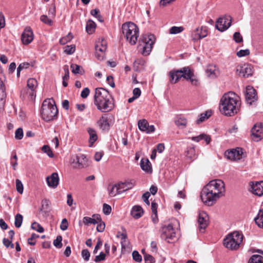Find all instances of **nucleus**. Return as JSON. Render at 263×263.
Segmentation results:
<instances>
[{"instance_id":"51","label":"nucleus","mask_w":263,"mask_h":263,"mask_svg":"<svg viewBox=\"0 0 263 263\" xmlns=\"http://www.w3.org/2000/svg\"><path fill=\"white\" fill-rule=\"evenodd\" d=\"M121 244L122 246V248L123 249H125L127 245V235L125 234L122 233L121 235Z\"/></svg>"},{"instance_id":"47","label":"nucleus","mask_w":263,"mask_h":263,"mask_svg":"<svg viewBox=\"0 0 263 263\" xmlns=\"http://www.w3.org/2000/svg\"><path fill=\"white\" fill-rule=\"evenodd\" d=\"M42 150L44 153H46L49 157L51 158L53 157V154L48 145H44L42 147Z\"/></svg>"},{"instance_id":"11","label":"nucleus","mask_w":263,"mask_h":263,"mask_svg":"<svg viewBox=\"0 0 263 263\" xmlns=\"http://www.w3.org/2000/svg\"><path fill=\"white\" fill-rule=\"evenodd\" d=\"M71 164L73 168L80 169L87 167L89 163L85 155L79 154L71 159Z\"/></svg>"},{"instance_id":"61","label":"nucleus","mask_w":263,"mask_h":263,"mask_svg":"<svg viewBox=\"0 0 263 263\" xmlns=\"http://www.w3.org/2000/svg\"><path fill=\"white\" fill-rule=\"evenodd\" d=\"M68 227V223L66 218L62 219L60 224V229L63 231H65L67 229Z\"/></svg>"},{"instance_id":"59","label":"nucleus","mask_w":263,"mask_h":263,"mask_svg":"<svg viewBox=\"0 0 263 263\" xmlns=\"http://www.w3.org/2000/svg\"><path fill=\"white\" fill-rule=\"evenodd\" d=\"M144 259L145 263H154L155 262L154 258L152 255L148 254H144Z\"/></svg>"},{"instance_id":"58","label":"nucleus","mask_w":263,"mask_h":263,"mask_svg":"<svg viewBox=\"0 0 263 263\" xmlns=\"http://www.w3.org/2000/svg\"><path fill=\"white\" fill-rule=\"evenodd\" d=\"M41 21L45 24H46L49 25H51L52 21L49 19L47 15H43L41 16L40 18Z\"/></svg>"},{"instance_id":"45","label":"nucleus","mask_w":263,"mask_h":263,"mask_svg":"<svg viewBox=\"0 0 263 263\" xmlns=\"http://www.w3.org/2000/svg\"><path fill=\"white\" fill-rule=\"evenodd\" d=\"M64 48V52L67 54H71L73 53L76 50V46L74 45H67Z\"/></svg>"},{"instance_id":"49","label":"nucleus","mask_w":263,"mask_h":263,"mask_svg":"<svg viewBox=\"0 0 263 263\" xmlns=\"http://www.w3.org/2000/svg\"><path fill=\"white\" fill-rule=\"evenodd\" d=\"M23 131L22 128H17L15 133V138L16 139L21 140L23 137Z\"/></svg>"},{"instance_id":"26","label":"nucleus","mask_w":263,"mask_h":263,"mask_svg":"<svg viewBox=\"0 0 263 263\" xmlns=\"http://www.w3.org/2000/svg\"><path fill=\"white\" fill-rule=\"evenodd\" d=\"M219 70L214 65H209L205 70L206 76L210 78H215L219 75Z\"/></svg>"},{"instance_id":"12","label":"nucleus","mask_w":263,"mask_h":263,"mask_svg":"<svg viewBox=\"0 0 263 263\" xmlns=\"http://www.w3.org/2000/svg\"><path fill=\"white\" fill-rule=\"evenodd\" d=\"M185 69L187 67H184L180 70H172L168 73L169 81L171 84L177 83L181 78H185Z\"/></svg>"},{"instance_id":"55","label":"nucleus","mask_w":263,"mask_h":263,"mask_svg":"<svg viewBox=\"0 0 263 263\" xmlns=\"http://www.w3.org/2000/svg\"><path fill=\"white\" fill-rule=\"evenodd\" d=\"M70 67L71 68V71L73 73L77 74L81 73V71H80V66L77 64H72L71 65Z\"/></svg>"},{"instance_id":"1","label":"nucleus","mask_w":263,"mask_h":263,"mask_svg":"<svg viewBox=\"0 0 263 263\" xmlns=\"http://www.w3.org/2000/svg\"><path fill=\"white\" fill-rule=\"evenodd\" d=\"M241 100L235 92L225 93L220 98L219 104L220 112L223 115L231 117L237 114L240 110Z\"/></svg>"},{"instance_id":"54","label":"nucleus","mask_w":263,"mask_h":263,"mask_svg":"<svg viewBox=\"0 0 263 263\" xmlns=\"http://www.w3.org/2000/svg\"><path fill=\"white\" fill-rule=\"evenodd\" d=\"M16 187L17 191L20 194H22L23 192V185L21 181L19 179L16 180Z\"/></svg>"},{"instance_id":"37","label":"nucleus","mask_w":263,"mask_h":263,"mask_svg":"<svg viewBox=\"0 0 263 263\" xmlns=\"http://www.w3.org/2000/svg\"><path fill=\"white\" fill-rule=\"evenodd\" d=\"M37 86V81L33 78L29 79L27 81V86L32 91H34Z\"/></svg>"},{"instance_id":"10","label":"nucleus","mask_w":263,"mask_h":263,"mask_svg":"<svg viewBox=\"0 0 263 263\" xmlns=\"http://www.w3.org/2000/svg\"><path fill=\"white\" fill-rule=\"evenodd\" d=\"M161 237L168 243H172L176 238V233L171 224L162 228Z\"/></svg>"},{"instance_id":"33","label":"nucleus","mask_w":263,"mask_h":263,"mask_svg":"<svg viewBox=\"0 0 263 263\" xmlns=\"http://www.w3.org/2000/svg\"><path fill=\"white\" fill-rule=\"evenodd\" d=\"M96 25L95 23L89 20L87 21L86 26V31L89 34H92L95 31Z\"/></svg>"},{"instance_id":"3","label":"nucleus","mask_w":263,"mask_h":263,"mask_svg":"<svg viewBox=\"0 0 263 263\" xmlns=\"http://www.w3.org/2000/svg\"><path fill=\"white\" fill-rule=\"evenodd\" d=\"M224 182L220 179L213 180L202 189L200 197H221L225 196Z\"/></svg>"},{"instance_id":"22","label":"nucleus","mask_w":263,"mask_h":263,"mask_svg":"<svg viewBox=\"0 0 263 263\" xmlns=\"http://www.w3.org/2000/svg\"><path fill=\"white\" fill-rule=\"evenodd\" d=\"M46 182L49 187L56 188L59 184L60 179L57 173H53L51 175L46 177Z\"/></svg>"},{"instance_id":"41","label":"nucleus","mask_w":263,"mask_h":263,"mask_svg":"<svg viewBox=\"0 0 263 263\" xmlns=\"http://www.w3.org/2000/svg\"><path fill=\"white\" fill-rule=\"evenodd\" d=\"M212 111L208 110L204 113H202L200 115V118L197 122L199 123L203 121L205 119L209 118L212 115Z\"/></svg>"},{"instance_id":"40","label":"nucleus","mask_w":263,"mask_h":263,"mask_svg":"<svg viewBox=\"0 0 263 263\" xmlns=\"http://www.w3.org/2000/svg\"><path fill=\"white\" fill-rule=\"evenodd\" d=\"M23 216L20 214H17L15 216L14 224L16 228H20L23 222Z\"/></svg>"},{"instance_id":"20","label":"nucleus","mask_w":263,"mask_h":263,"mask_svg":"<svg viewBox=\"0 0 263 263\" xmlns=\"http://www.w3.org/2000/svg\"><path fill=\"white\" fill-rule=\"evenodd\" d=\"M242 149L237 148L235 149H232L227 151L225 153V156L228 159L233 161H237L240 160L242 157Z\"/></svg>"},{"instance_id":"16","label":"nucleus","mask_w":263,"mask_h":263,"mask_svg":"<svg viewBox=\"0 0 263 263\" xmlns=\"http://www.w3.org/2000/svg\"><path fill=\"white\" fill-rule=\"evenodd\" d=\"M252 139L258 142L263 138V127L260 124H255L251 129Z\"/></svg>"},{"instance_id":"25","label":"nucleus","mask_w":263,"mask_h":263,"mask_svg":"<svg viewBox=\"0 0 263 263\" xmlns=\"http://www.w3.org/2000/svg\"><path fill=\"white\" fill-rule=\"evenodd\" d=\"M143 209L139 205L133 206L130 211L131 216L135 219H138L141 218L143 216Z\"/></svg>"},{"instance_id":"30","label":"nucleus","mask_w":263,"mask_h":263,"mask_svg":"<svg viewBox=\"0 0 263 263\" xmlns=\"http://www.w3.org/2000/svg\"><path fill=\"white\" fill-rule=\"evenodd\" d=\"M93 218L89 217H84L83 219V222L85 225L89 224H96L98 223V221H101V217L100 215H93Z\"/></svg>"},{"instance_id":"35","label":"nucleus","mask_w":263,"mask_h":263,"mask_svg":"<svg viewBox=\"0 0 263 263\" xmlns=\"http://www.w3.org/2000/svg\"><path fill=\"white\" fill-rule=\"evenodd\" d=\"M175 125L180 128H184L186 126L187 121L183 117L179 118L175 121Z\"/></svg>"},{"instance_id":"18","label":"nucleus","mask_w":263,"mask_h":263,"mask_svg":"<svg viewBox=\"0 0 263 263\" xmlns=\"http://www.w3.org/2000/svg\"><path fill=\"white\" fill-rule=\"evenodd\" d=\"M231 19L230 17L219 18L216 22V27L220 31H223L227 29L231 25Z\"/></svg>"},{"instance_id":"24","label":"nucleus","mask_w":263,"mask_h":263,"mask_svg":"<svg viewBox=\"0 0 263 263\" xmlns=\"http://www.w3.org/2000/svg\"><path fill=\"white\" fill-rule=\"evenodd\" d=\"M185 78L187 80H189L191 84L195 86H197L199 84V81L197 79L196 77L194 75L193 71L187 67V69H185Z\"/></svg>"},{"instance_id":"27","label":"nucleus","mask_w":263,"mask_h":263,"mask_svg":"<svg viewBox=\"0 0 263 263\" xmlns=\"http://www.w3.org/2000/svg\"><path fill=\"white\" fill-rule=\"evenodd\" d=\"M97 124L100 128L103 130H108L109 128V124L108 122V119L105 115L102 116V117L97 121Z\"/></svg>"},{"instance_id":"39","label":"nucleus","mask_w":263,"mask_h":263,"mask_svg":"<svg viewBox=\"0 0 263 263\" xmlns=\"http://www.w3.org/2000/svg\"><path fill=\"white\" fill-rule=\"evenodd\" d=\"M31 66V64L29 63L25 62L22 63L19 65L17 68V76L19 77L20 74V72L24 69H27Z\"/></svg>"},{"instance_id":"62","label":"nucleus","mask_w":263,"mask_h":263,"mask_svg":"<svg viewBox=\"0 0 263 263\" xmlns=\"http://www.w3.org/2000/svg\"><path fill=\"white\" fill-rule=\"evenodd\" d=\"M82 256L85 261H88L90 257V253L87 249H84L82 251Z\"/></svg>"},{"instance_id":"34","label":"nucleus","mask_w":263,"mask_h":263,"mask_svg":"<svg viewBox=\"0 0 263 263\" xmlns=\"http://www.w3.org/2000/svg\"><path fill=\"white\" fill-rule=\"evenodd\" d=\"M255 223L259 228H263V210H260L257 216L255 218Z\"/></svg>"},{"instance_id":"46","label":"nucleus","mask_w":263,"mask_h":263,"mask_svg":"<svg viewBox=\"0 0 263 263\" xmlns=\"http://www.w3.org/2000/svg\"><path fill=\"white\" fill-rule=\"evenodd\" d=\"M31 228L35 230L40 233H42L44 232V228L38 223L36 222H34L31 224Z\"/></svg>"},{"instance_id":"7","label":"nucleus","mask_w":263,"mask_h":263,"mask_svg":"<svg viewBox=\"0 0 263 263\" xmlns=\"http://www.w3.org/2000/svg\"><path fill=\"white\" fill-rule=\"evenodd\" d=\"M243 235L237 231L230 233L224 239L223 245L228 249L231 250L238 249L243 240Z\"/></svg>"},{"instance_id":"44","label":"nucleus","mask_w":263,"mask_h":263,"mask_svg":"<svg viewBox=\"0 0 263 263\" xmlns=\"http://www.w3.org/2000/svg\"><path fill=\"white\" fill-rule=\"evenodd\" d=\"M183 30V27L173 26L170 29L169 32L170 34H178L182 32Z\"/></svg>"},{"instance_id":"9","label":"nucleus","mask_w":263,"mask_h":263,"mask_svg":"<svg viewBox=\"0 0 263 263\" xmlns=\"http://www.w3.org/2000/svg\"><path fill=\"white\" fill-rule=\"evenodd\" d=\"M107 43L103 39H99L95 46V55L99 60H102L105 55V52L107 49Z\"/></svg>"},{"instance_id":"15","label":"nucleus","mask_w":263,"mask_h":263,"mask_svg":"<svg viewBox=\"0 0 263 263\" xmlns=\"http://www.w3.org/2000/svg\"><path fill=\"white\" fill-rule=\"evenodd\" d=\"M198 224L199 231L203 233L209 224V216L204 212H200L198 215Z\"/></svg>"},{"instance_id":"5","label":"nucleus","mask_w":263,"mask_h":263,"mask_svg":"<svg viewBox=\"0 0 263 263\" xmlns=\"http://www.w3.org/2000/svg\"><path fill=\"white\" fill-rule=\"evenodd\" d=\"M122 31L126 41L131 45L136 44L139 37V28L132 22H126L122 26Z\"/></svg>"},{"instance_id":"21","label":"nucleus","mask_w":263,"mask_h":263,"mask_svg":"<svg viewBox=\"0 0 263 263\" xmlns=\"http://www.w3.org/2000/svg\"><path fill=\"white\" fill-rule=\"evenodd\" d=\"M138 125L141 131L147 134L153 133L155 130L154 126L153 125H149L148 122L145 119L139 120Z\"/></svg>"},{"instance_id":"2","label":"nucleus","mask_w":263,"mask_h":263,"mask_svg":"<svg viewBox=\"0 0 263 263\" xmlns=\"http://www.w3.org/2000/svg\"><path fill=\"white\" fill-rule=\"evenodd\" d=\"M94 104L97 109L102 112L111 111L115 107L114 100L109 91L103 88L95 90Z\"/></svg>"},{"instance_id":"6","label":"nucleus","mask_w":263,"mask_h":263,"mask_svg":"<svg viewBox=\"0 0 263 263\" xmlns=\"http://www.w3.org/2000/svg\"><path fill=\"white\" fill-rule=\"evenodd\" d=\"M155 41L156 39L153 34H144L141 36L138 48L143 55L147 56L149 54Z\"/></svg>"},{"instance_id":"4","label":"nucleus","mask_w":263,"mask_h":263,"mask_svg":"<svg viewBox=\"0 0 263 263\" xmlns=\"http://www.w3.org/2000/svg\"><path fill=\"white\" fill-rule=\"evenodd\" d=\"M58 110L52 99L45 100L41 109V118L46 122L54 120L58 116Z\"/></svg>"},{"instance_id":"8","label":"nucleus","mask_w":263,"mask_h":263,"mask_svg":"<svg viewBox=\"0 0 263 263\" xmlns=\"http://www.w3.org/2000/svg\"><path fill=\"white\" fill-rule=\"evenodd\" d=\"M135 185V181L133 180L119 182L114 185H110L108 187L109 194L110 197H115L122 194L123 193L132 189Z\"/></svg>"},{"instance_id":"19","label":"nucleus","mask_w":263,"mask_h":263,"mask_svg":"<svg viewBox=\"0 0 263 263\" xmlns=\"http://www.w3.org/2000/svg\"><path fill=\"white\" fill-rule=\"evenodd\" d=\"M250 191L255 195L261 196L263 195V181L250 183Z\"/></svg>"},{"instance_id":"23","label":"nucleus","mask_w":263,"mask_h":263,"mask_svg":"<svg viewBox=\"0 0 263 263\" xmlns=\"http://www.w3.org/2000/svg\"><path fill=\"white\" fill-rule=\"evenodd\" d=\"M208 35V31L205 27L196 28L192 33V39L194 41L205 37Z\"/></svg>"},{"instance_id":"50","label":"nucleus","mask_w":263,"mask_h":263,"mask_svg":"<svg viewBox=\"0 0 263 263\" xmlns=\"http://www.w3.org/2000/svg\"><path fill=\"white\" fill-rule=\"evenodd\" d=\"M50 202L49 199L47 198H44L42 201V210H47L48 209L49 207V204Z\"/></svg>"},{"instance_id":"17","label":"nucleus","mask_w":263,"mask_h":263,"mask_svg":"<svg viewBox=\"0 0 263 263\" xmlns=\"http://www.w3.org/2000/svg\"><path fill=\"white\" fill-rule=\"evenodd\" d=\"M33 37L34 35L31 28L27 27L25 29L22 34L21 40L24 45H28L32 42Z\"/></svg>"},{"instance_id":"48","label":"nucleus","mask_w":263,"mask_h":263,"mask_svg":"<svg viewBox=\"0 0 263 263\" xmlns=\"http://www.w3.org/2000/svg\"><path fill=\"white\" fill-rule=\"evenodd\" d=\"M62 236H58L56 239L53 241L54 246L57 248H61L62 247Z\"/></svg>"},{"instance_id":"60","label":"nucleus","mask_w":263,"mask_h":263,"mask_svg":"<svg viewBox=\"0 0 263 263\" xmlns=\"http://www.w3.org/2000/svg\"><path fill=\"white\" fill-rule=\"evenodd\" d=\"M38 237H39V235H37L34 233H33L31 235V237L28 239V244H29L31 246L35 245V241L34 240V239Z\"/></svg>"},{"instance_id":"63","label":"nucleus","mask_w":263,"mask_h":263,"mask_svg":"<svg viewBox=\"0 0 263 263\" xmlns=\"http://www.w3.org/2000/svg\"><path fill=\"white\" fill-rule=\"evenodd\" d=\"M3 242L4 246L7 247H10L11 248H14V245L12 243V240H9L7 238H4L3 240Z\"/></svg>"},{"instance_id":"52","label":"nucleus","mask_w":263,"mask_h":263,"mask_svg":"<svg viewBox=\"0 0 263 263\" xmlns=\"http://www.w3.org/2000/svg\"><path fill=\"white\" fill-rule=\"evenodd\" d=\"M132 256L134 260L137 262H140L142 260V257L141 255L137 251H134L132 253Z\"/></svg>"},{"instance_id":"38","label":"nucleus","mask_w":263,"mask_h":263,"mask_svg":"<svg viewBox=\"0 0 263 263\" xmlns=\"http://www.w3.org/2000/svg\"><path fill=\"white\" fill-rule=\"evenodd\" d=\"M202 202L206 206H212L217 201V198H200Z\"/></svg>"},{"instance_id":"31","label":"nucleus","mask_w":263,"mask_h":263,"mask_svg":"<svg viewBox=\"0 0 263 263\" xmlns=\"http://www.w3.org/2000/svg\"><path fill=\"white\" fill-rule=\"evenodd\" d=\"M6 97L5 87L3 80L0 78V104L4 105Z\"/></svg>"},{"instance_id":"36","label":"nucleus","mask_w":263,"mask_h":263,"mask_svg":"<svg viewBox=\"0 0 263 263\" xmlns=\"http://www.w3.org/2000/svg\"><path fill=\"white\" fill-rule=\"evenodd\" d=\"M248 263H263V257L260 255H253L249 259Z\"/></svg>"},{"instance_id":"42","label":"nucleus","mask_w":263,"mask_h":263,"mask_svg":"<svg viewBox=\"0 0 263 263\" xmlns=\"http://www.w3.org/2000/svg\"><path fill=\"white\" fill-rule=\"evenodd\" d=\"M73 38V35L71 33H69L66 36L61 38L60 40V43L62 45H65L70 42Z\"/></svg>"},{"instance_id":"14","label":"nucleus","mask_w":263,"mask_h":263,"mask_svg":"<svg viewBox=\"0 0 263 263\" xmlns=\"http://www.w3.org/2000/svg\"><path fill=\"white\" fill-rule=\"evenodd\" d=\"M245 98L248 103L250 105L257 100V94L256 90L251 86H247L246 87Z\"/></svg>"},{"instance_id":"32","label":"nucleus","mask_w":263,"mask_h":263,"mask_svg":"<svg viewBox=\"0 0 263 263\" xmlns=\"http://www.w3.org/2000/svg\"><path fill=\"white\" fill-rule=\"evenodd\" d=\"M87 132L89 135V142L90 144V146H92L95 142L97 140L98 136L96 130L93 128H88Z\"/></svg>"},{"instance_id":"28","label":"nucleus","mask_w":263,"mask_h":263,"mask_svg":"<svg viewBox=\"0 0 263 263\" xmlns=\"http://www.w3.org/2000/svg\"><path fill=\"white\" fill-rule=\"evenodd\" d=\"M141 168L147 173H152L153 170L151 163L147 158H142L140 161Z\"/></svg>"},{"instance_id":"53","label":"nucleus","mask_w":263,"mask_h":263,"mask_svg":"<svg viewBox=\"0 0 263 263\" xmlns=\"http://www.w3.org/2000/svg\"><path fill=\"white\" fill-rule=\"evenodd\" d=\"M103 211L104 214L108 215L111 212V208L109 205L104 203L103 205Z\"/></svg>"},{"instance_id":"43","label":"nucleus","mask_w":263,"mask_h":263,"mask_svg":"<svg viewBox=\"0 0 263 263\" xmlns=\"http://www.w3.org/2000/svg\"><path fill=\"white\" fill-rule=\"evenodd\" d=\"M186 157L190 159L194 158L195 157V149L194 147H190L187 149Z\"/></svg>"},{"instance_id":"57","label":"nucleus","mask_w":263,"mask_h":263,"mask_svg":"<svg viewBox=\"0 0 263 263\" xmlns=\"http://www.w3.org/2000/svg\"><path fill=\"white\" fill-rule=\"evenodd\" d=\"M233 39L236 43H240L242 41V37L238 32H235L233 35Z\"/></svg>"},{"instance_id":"64","label":"nucleus","mask_w":263,"mask_h":263,"mask_svg":"<svg viewBox=\"0 0 263 263\" xmlns=\"http://www.w3.org/2000/svg\"><path fill=\"white\" fill-rule=\"evenodd\" d=\"M105 259V254L103 252H101L99 255L96 256L94 261L96 262L104 260Z\"/></svg>"},{"instance_id":"29","label":"nucleus","mask_w":263,"mask_h":263,"mask_svg":"<svg viewBox=\"0 0 263 263\" xmlns=\"http://www.w3.org/2000/svg\"><path fill=\"white\" fill-rule=\"evenodd\" d=\"M191 140L196 142H198L201 140H204L206 144H209L211 142V138L209 135L201 134L199 136L191 137Z\"/></svg>"},{"instance_id":"56","label":"nucleus","mask_w":263,"mask_h":263,"mask_svg":"<svg viewBox=\"0 0 263 263\" xmlns=\"http://www.w3.org/2000/svg\"><path fill=\"white\" fill-rule=\"evenodd\" d=\"M250 50L248 49L244 50H240L236 53L238 57H242L250 54Z\"/></svg>"},{"instance_id":"13","label":"nucleus","mask_w":263,"mask_h":263,"mask_svg":"<svg viewBox=\"0 0 263 263\" xmlns=\"http://www.w3.org/2000/svg\"><path fill=\"white\" fill-rule=\"evenodd\" d=\"M253 67L248 64H240L236 67V72L243 77H248L253 73Z\"/></svg>"}]
</instances>
